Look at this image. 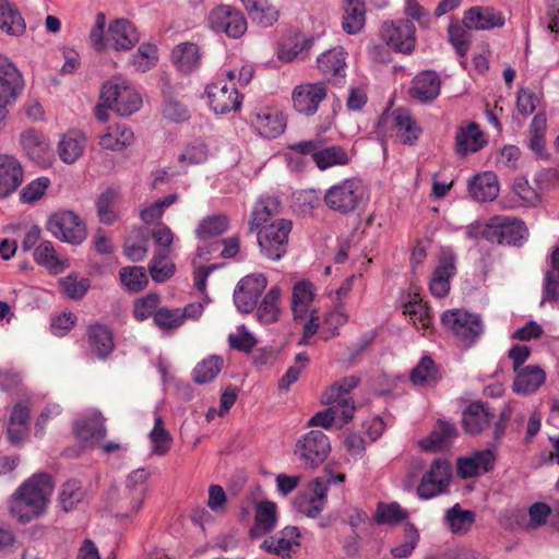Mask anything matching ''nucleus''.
<instances>
[{"instance_id": "nucleus-1", "label": "nucleus", "mask_w": 559, "mask_h": 559, "mask_svg": "<svg viewBox=\"0 0 559 559\" xmlns=\"http://www.w3.org/2000/svg\"><path fill=\"white\" fill-rule=\"evenodd\" d=\"M52 491L53 481L48 473L34 474L12 495L10 514L21 524L38 519L46 512Z\"/></svg>"}, {"instance_id": "nucleus-2", "label": "nucleus", "mask_w": 559, "mask_h": 559, "mask_svg": "<svg viewBox=\"0 0 559 559\" xmlns=\"http://www.w3.org/2000/svg\"><path fill=\"white\" fill-rule=\"evenodd\" d=\"M367 193L362 181L356 177L345 178L326 189L324 204L333 212L348 215L365 204Z\"/></svg>"}, {"instance_id": "nucleus-3", "label": "nucleus", "mask_w": 559, "mask_h": 559, "mask_svg": "<svg viewBox=\"0 0 559 559\" xmlns=\"http://www.w3.org/2000/svg\"><path fill=\"white\" fill-rule=\"evenodd\" d=\"M441 323L465 347L473 346L484 333L481 317L462 309L444 311L441 316Z\"/></svg>"}, {"instance_id": "nucleus-4", "label": "nucleus", "mask_w": 559, "mask_h": 559, "mask_svg": "<svg viewBox=\"0 0 559 559\" xmlns=\"http://www.w3.org/2000/svg\"><path fill=\"white\" fill-rule=\"evenodd\" d=\"M292 228V221L280 218L257 229L261 254L270 261L281 260L287 252Z\"/></svg>"}, {"instance_id": "nucleus-5", "label": "nucleus", "mask_w": 559, "mask_h": 559, "mask_svg": "<svg viewBox=\"0 0 559 559\" xmlns=\"http://www.w3.org/2000/svg\"><path fill=\"white\" fill-rule=\"evenodd\" d=\"M527 234L524 222L506 215L491 217L481 230L483 237L492 243L516 247L522 246Z\"/></svg>"}, {"instance_id": "nucleus-6", "label": "nucleus", "mask_w": 559, "mask_h": 559, "mask_svg": "<svg viewBox=\"0 0 559 559\" xmlns=\"http://www.w3.org/2000/svg\"><path fill=\"white\" fill-rule=\"evenodd\" d=\"M331 443L329 437L320 430H310L295 444L294 454L304 469L318 468L329 456Z\"/></svg>"}, {"instance_id": "nucleus-7", "label": "nucleus", "mask_w": 559, "mask_h": 559, "mask_svg": "<svg viewBox=\"0 0 559 559\" xmlns=\"http://www.w3.org/2000/svg\"><path fill=\"white\" fill-rule=\"evenodd\" d=\"M100 99L120 116H130L142 106L141 95L133 87L112 81L103 85Z\"/></svg>"}, {"instance_id": "nucleus-8", "label": "nucleus", "mask_w": 559, "mask_h": 559, "mask_svg": "<svg viewBox=\"0 0 559 559\" xmlns=\"http://www.w3.org/2000/svg\"><path fill=\"white\" fill-rule=\"evenodd\" d=\"M451 477L452 468L450 463L443 459L435 460L417 486V496L421 500H429L447 492Z\"/></svg>"}, {"instance_id": "nucleus-9", "label": "nucleus", "mask_w": 559, "mask_h": 559, "mask_svg": "<svg viewBox=\"0 0 559 559\" xmlns=\"http://www.w3.org/2000/svg\"><path fill=\"white\" fill-rule=\"evenodd\" d=\"M381 37L393 50L411 53L416 45V28L408 19L384 22L381 26Z\"/></svg>"}, {"instance_id": "nucleus-10", "label": "nucleus", "mask_w": 559, "mask_h": 559, "mask_svg": "<svg viewBox=\"0 0 559 559\" xmlns=\"http://www.w3.org/2000/svg\"><path fill=\"white\" fill-rule=\"evenodd\" d=\"M47 229L62 241L79 245L86 238L85 224L72 211L52 214L47 222Z\"/></svg>"}, {"instance_id": "nucleus-11", "label": "nucleus", "mask_w": 559, "mask_h": 559, "mask_svg": "<svg viewBox=\"0 0 559 559\" xmlns=\"http://www.w3.org/2000/svg\"><path fill=\"white\" fill-rule=\"evenodd\" d=\"M456 254L452 250L441 252L429 281V290L432 296L443 298L449 295L451 281L456 275Z\"/></svg>"}, {"instance_id": "nucleus-12", "label": "nucleus", "mask_w": 559, "mask_h": 559, "mask_svg": "<svg viewBox=\"0 0 559 559\" xmlns=\"http://www.w3.org/2000/svg\"><path fill=\"white\" fill-rule=\"evenodd\" d=\"M209 20L215 32L225 33L230 38H239L247 31V21L243 14L229 5H219L213 9Z\"/></svg>"}, {"instance_id": "nucleus-13", "label": "nucleus", "mask_w": 559, "mask_h": 559, "mask_svg": "<svg viewBox=\"0 0 559 559\" xmlns=\"http://www.w3.org/2000/svg\"><path fill=\"white\" fill-rule=\"evenodd\" d=\"M267 280L263 274H252L239 281L234 292L237 309L249 313L258 305V300L266 288Z\"/></svg>"}, {"instance_id": "nucleus-14", "label": "nucleus", "mask_w": 559, "mask_h": 559, "mask_svg": "<svg viewBox=\"0 0 559 559\" xmlns=\"http://www.w3.org/2000/svg\"><path fill=\"white\" fill-rule=\"evenodd\" d=\"M205 93L211 109L218 115H225L235 111L241 106V98L235 84H228L224 81L207 84Z\"/></svg>"}, {"instance_id": "nucleus-15", "label": "nucleus", "mask_w": 559, "mask_h": 559, "mask_svg": "<svg viewBox=\"0 0 559 559\" xmlns=\"http://www.w3.org/2000/svg\"><path fill=\"white\" fill-rule=\"evenodd\" d=\"M325 97L326 86L323 82L297 85L292 93L294 108L306 116H313Z\"/></svg>"}, {"instance_id": "nucleus-16", "label": "nucleus", "mask_w": 559, "mask_h": 559, "mask_svg": "<svg viewBox=\"0 0 559 559\" xmlns=\"http://www.w3.org/2000/svg\"><path fill=\"white\" fill-rule=\"evenodd\" d=\"M346 51L337 46L322 52L317 58V68L322 76L333 83H340L346 76Z\"/></svg>"}, {"instance_id": "nucleus-17", "label": "nucleus", "mask_w": 559, "mask_h": 559, "mask_svg": "<svg viewBox=\"0 0 559 559\" xmlns=\"http://www.w3.org/2000/svg\"><path fill=\"white\" fill-rule=\"evenodd\" d=\"M23 87V78L17 68L0 55V102L13 104Z\"/></svg>"}, {"instance_id": "nucleus-18", "label": "nucleus", "mask_w": 559, "mask_h": 559, "mask_svg": "<svg viewBox=\"0 0 559 559\" xmlns=\"http://www.w3.org/2000/svg\"><path fill=\"white\" fill-rule=\"evenodd\" d=\"M140 40L134 25L126 19H118L109 24L106 35L107 47L115 50H130Z\"/></svg>"}, {"instance_id": "nucleus-19", "label": "nucleus", "mask_w": 559, "mask_h": 559, "mask_svg": "<svg viewBox=\"0 0 559 559\" xmlns=\"http://www.w3.org/2000/svg\"><path fill=\"white\" fill-rule=\"evenodd\" d=\"M496 455L490 449L475 451L471 456L460 457L456 462V473L463 478L475 477L493 468Z\"/></svg>"}, {"instance_id": "nucleus-20", "label": "nucleus", "mask_w": 559, "mask_h": 559, "mask_svg": "<svg viewBox=\"0 0 559 559\" xmlns=\"http://www.w3.org/2000/svg\"><path fill=\"white\" fill-rule=\"evenodd\" d=\"M24 171L21 163L12 155H0V199L10 197L22 185Z\"/></svg>"}, {"instance_id": "nucleus-21", "label": "nucleus", "mask_w": 559, "mask_h": 559, "mask_svg": "<svg viewBox=\"0 0 559 559\" xmlns=\"http://www.w3.org/2000/svg\"><path fill=\"white\" fill-rule=\"evenodd\" d=\"M88 349L99 360H106L115 349L114 333L105 324L95 322L86 331Z\"/></svg>"}, {"instance_id": "nucleus-22", "label": "nucleus", "mask_w": 559, "mask_h": 559, "mask_svg": "<svg viewBox=\"0 0 559 559\" xmlns=\"http://www.w3.org/2000/svg\"><path fill=\"white\" fill-rule=\"evenodd\" d=\"M468 29L487 31L504 25V16L491 7H473L465 11L462 20Z\"/></svg>"}, {"instance_id": "nucleus-23", "label": "nucleus", "mask_w": 559, "mask_h": 559, "mask_svg": "<svg viewBox=\"0 0 559 559\" xmlns=\"http://www.w3.org/2000/svg\"><path fill=\"white\" fill-rule=\"evenodd\" d=\"M441 88V79L436 71L426 70L418 73L412 81L408 94L413 99L420 103L435 100Z\"/></svg>"}, {"instance_id": "nucleus-24", "label": "nucleus", "mask_w": 559, "mask_h": 559, "mask_svg": "<svg viewBox=\"0 0 559 559\" xmlns=\"http://www.w3.org/2000/svg\"><path fill=\"white\" fill-rule=\"evenodd\" d=\"M171 61L180 73L189 75L202 63L201 48L191 41L180 43L171 50Z\"/></svg>"}, {"instance_id": "nucleus-25", "label": "nucleus", "mask_w": 559, "mask_h": 559, "mask_svg": "<svg viewBox=\"0 0 559 559\" xmlns=\"http://www.w3.org/2000/svg\"><path fill=\"white\" fill-rule=\"evenodd\" d=\"M390 118L395 135L402 144L412 146L418 141L423 129L407 109L397 108Z\"/></svg>"}, {"instance_id": "nucleus-26", "label": "nucleus", "mask_w": 559, "mask_h": 559, "mask_svg": "<svg viewBox=\"0 0 559 559\" xmlns=\"http://www.w3.org/2000/svg\"><path fill=\"white\" fill-rule=\"evenodd\" d=\"M251 123L260 135L266 139H275L281 135L286 127L282 112L270 108L261 109L251 115Z\"/></svg>"}, {"instance_id": "nucleus-27", "label": "nucleus", "mask_w": 559, "mask_h": 559, "mask_svg": "<svg viewBox=\"0 0 559 559\" xmlns=\"http://www.w3.org/2000/svg\"><path fill=\"white\" fill-rule=\"evenodd\" d=\"M75 436L85 443H94L106 437L105 418L99 412H94L74 424Z\"/></svg>"}, {"instance_id": "nucleus-28", "label": "nucleus", "mask_w": 559, "mask_h": 559, "mask_svg": "<svg viewBox=\"0 0 559 559\" xmlns=\"http://www.w3.org/2000/svg\"><path fill=\"white\" fill-rule=\"evenodd\" d=\"M495 417L488 404L476 401L468 404L463 412V427L471 435L480 433Z\"/></svg>"}, {"instance_id": "nucleus-29", "label": "nucleus", "mask_w": 559, "mask_h": 559, "mask_svg": "<svg viewBox=\"0 0 559 559\" xmlns=\"http://www.w3.org/2000/svg\"><path fill=\"white\" fill-rule=\"evenodd\" d=\"M515 373L513 391L518 394H533L546 380L545 371L537 365L522 367L521 370L515 371Z\"/></svg>"}, {"instance_id": "nucleus-30", "label": "nucleus", "mask_w": 559, "mask_h": 559, "mask_svg": "<svg viewBox=\"0 0 559 559\" xmlns=\"http://www.w3.org/2000/svg\"><path fill=\"white\" fill-rule=\"evenodd\" d=\"M487 144L479 127L472 122L466 128H460L455 136V150L457 155L466 156L476 153Z\"/></svg>"}, {"instance_id": "nucleus-31", "label": "nucleus", "mask_w": 559, "mask_h": 559, "mask_svg": "<svg viewBox=\"0 0 559 559\" xmlns=\"http://www.w3.org/2000/svg\"><path fill=\"white\" fill-rule=\"evenodd\" d=\"M456 437L454 424L438 420L431 432L420 441V447L426 451H440L448 448Z\"/></svg>"}, {"instance_id": "nucleus-32", "label": "nucleus", "mask_w": 559, "mask_h": 559, "mask_svg": "<svg viewBox=\"0 0 559 559\" xmlns=\"http://www.w3.org/2000/svg\"><path fill=\"white\" fill-rule=\"evenodd\" d=\"M468 191L478 202L492 201L499 194L497 176L491 171H485L473 177L468 182Z\"/></svg>"}, {"instance_id": "nucleus-33", "label": "nucleus", "mask_w": 559, "mask_h": 559, "mask_svg": "<svg viewBox=\"0 0 559 559\" xmlns=\"http://www.w3.org/2000/svg\"><path fill=\"white\" fill-rule=\"evenodd\" d=\"M299 531L296 526H286L277 535L266 538L262 547L277 556H288L294 546H299Z\"/></svg>"}, {"instance_id": "nucleus-34", "label": "nucleus", "mask_w": 559, "mask_h": 559, "mask_svg": "<svg viewBox=\"0 0 559 559\" xmlns=\"http://www.w3.org/2000/svg\"><path fill=\"white\" fill-rule=\"evenodd\" d=\"M342 27L349 35L358 34L366 22V5L364 0H343Z\"/></svg>"}, {"instance_id": "nucleus-35", "label": "nucleus", "mask_w": 559, "mask_h": 559, "mask_svg": "<svg viewBox=\"0 0 559 559\" xmlns=\"http://www.w3.org/2000/svg\"><path fill=\"white\" fill-rule=\"evenodd\" d=\"M316 294L314 285L307 280L295 283L292 294V310L295 319H304L309 312Z\"/></svg>"}, {"instance_id": "nucleus-36", "label": "nucleus", "mask_w": 559, "mask_h": 559, "mask_svg": "<svg viewBox=\"0 0 559 559\" xmlns=\"http://www.w3.org/2000/svg\"><path fill=\"white\" fill-rule=\"evenodd\" d=\"M0 29L11 36H21L26 29L20 11L8 0H0Z\"/></svg>"}, {"instance_id": "nucleus-37", "label": "nucleus", "mask_w": 559, "mask_h": 559, "mask_svg": "<svg viewBox=\"0 0 559 559\" xmlns=\"http://www.w3.org/2000/svg\"><path fill=\"white\" fill-rule=\"evenodd\" d=\"M547 129V118L544 112H537L528 127V147L540 158L548 157L545 145V133Z\"/></svg>"}, {"instance_id": "nucleus-38", "label": "nucleus", "mask_w": 559, "mask_h": 559, "mask_svg": "<svg viewBox=\"0 0 559 559\" xmlns=\"http://www.w3.org/2000/svg\"><path fill=\"white\" fill-rule=\"evenodd\" d=\"M328 484L323 478L318 477L309 485L310 495L305 506L300 504L301 511L309 518H317L326 503Z\"/></svg>"}, {"instance_id": "nucleus-39", "label": "nucleus", "mask_w": 559, "mask_h": 559, "mask_svg": "<svg viewBox=\"0 0 559 559\" xmlns=\"http://www.w3.org/2000/svg\"><path fill=\"white\" fill-rule=\"evenodd\" d=\"M85 138L79 131H70L61 138L58 153L62 162L73 164L83 153Z\"/></svg>"}, {"instance_id": "nucleus-40", "label": "nucleus", "mask_w": 559, "mask_h": 559, "mask_svg": "<svg viewBox=\"0 0 559 559\" xmlns=\"http://www.w3.org/2000/svg\"><path fill=\"white\" fill-rule=\"evenodd\" d=\"M281 212V202L273 197L261 198L257 201L252 210V218L250 221V231L261 228L271 217Z\"/></svg>"}, {"instance_id": "nucleus-41", "label": "nucleus", "mask_w": 559, "mask_h": 559, "mask_svg": "<svg viewBox=\"0 0 559 559\" xmlns=\"http://www.w3.org/2000/svg\"><path fill=\"white\" fill-rule=\"evenodd\" d=\"M350 162L347 151L340 145L320 146L314 154V164L321 170L334 166H345Z\"/></svg>"}, {"instance_id": "nucleus-42", "label": "nucleus", "mask_w": 559, "mask_h": 559, "mask_svg": "<svg viewBox=\"0 0 559 559\" xmlns=\"http://www.w3.org/2000/svg\"><path fill=\"white\" fill-rule=\"evenodd\" d=\"M230 222L225 214H214L204 217L195 228V236L199 240L205 241L226 233Z\"/></svg>"}, {"instance_id": "nucleus-43", "label": "nucleus", "mask_w": 559, "mask_h": 559, "mask_svg": "<svg viewBox=\"0 0 559 559\" xmlns=\"http://www.w3.org/2000/svg\"><path fill=\"white\" fill-rule=\"evenodd\" d=\"M133 141V131L126 124L109 127L107 132L100 136L99 144L103 148L120 151Z\"/></svg>"}, {"instance_id": "nucleus-44", "label": "nucleus", "mask_w": 559, "mask_h": 559, "mask_svg": "<svg viewBox=\"0 0 559 559\" xmlns=\"http://www.w3.org/2000/svg\"><path fill=\"white\" fill-rule=\"evenodd\" d=\"M403 313L409 317V320L417 329L426 330L431 325L430 309L418 294H414L403 305Z\"/></svg>"}, {"instance_id": "nucleus-45", "label": "nucleus", "mask_w": 559, "mask_h": 559, "mask_svg": "<svg viewBox=\"0 0 559 559\" xmlns=\"http://www.w3.org/2000/svg\"><path fill=\"white\" fill-rule=\"evenodd\" d=\"M20 143L26 155L36 162L44 159L48 152V144L43 133L34 129L23 131L20 135Z\"/></svg>"}, {"instance_id": "nucleus-46", "label": "nucleus", "mask_w": 559, "mask_h": 559, "mask_svg": "<svg viewBox=\"0 0 559 559\" xmlns=\"http://www.w3.org/2000/svg\"><path fill=\"white\" fill-rule=\"evenodd\" d=\"M408 519V512L404 510L400 503L393 502H379L373 514V521L378 525L395 526Z\"/></svg>"}, {"instance_id": "nucleus-47", "label": "nucleus", "mask_w": 559, "mask_h": 559, "mask_svg": "<svg viewBox=\"0 0 559 559\" xmlns=\"http://www.w3.org/2000/svg\"><path fill=\"white\" fill-rule=\"evenodd\" d=\"M409 379L414 385L436 384L440 380L439 369L431 357L424 356L413 368Z\"/></svg>"}, {"instance_id": "nucleus-48", "label": "nucleus", "mask_w": 559, "mask_h": 559, "mask_svg": "<svg viewBox=\"0 0 559 559\" xmlns=\"http://www.w3.org/2000/svg\"><path fill=\"white\" fill-rule=\"evenodd\" d=\"M281 288L273 286L263 297L257 309V318L261 323L270 324L278 320Z\"/></svg>"}, {"instance_id": "nucleus-49", "label": "nucleus", "mask_w": 559, "mask_h": 559, "mask_svg": "<svg viewBox=\"0 0 559 559\" xmlns=\"http://www.w3.org/2000/svg\"><path fill=\"white\" fill-rule=\"evenodd\" d=\"M86 496L80 480L69 479L60 488L58 501L64 512L72 511Z\"/></svg>"}, {"instance_id": "nucleus-50", "label": "nucleus", "mask_w": 559, "mask_h": 559, "mask_svg": "<svg viewBox=\"0 0 559 559\" xmlns=\"http://www.w3.org/2000/svg\"><path fill=\"white\" fill-rule=\"evenodd\" d=\"M445 523L454 534L468 532L475 522V513L463 510L459 503L448 509L444 516Z\"/></svg>"}, {"instance_id": "nucleus-51", "label": "nucleus", "mask_w": 559, "mask_h": 559, "mask_svg": "<svg viewBox=\"0 0 559 559\" xmlns=\"http://www.w3.org/2000/svg\"><path fill=\"white\" fill-rule=\"evenodd\" d=\"M121 284L131 293L142 292L148 284V277L143 266H124L119 271Z\"/></svg>"}, {"instance_id": "nucleus-52", "label": "nucleus", "mask_w": 559, "mask_h": 559, "mask_svg": "<svg viewBox=\"0 0 559 559\" xmlns=\"http://www.w3.org/2000/svg\"><path fill=\"white\" fill-rule=\"evenodd\" d=\"M471 29L452 20L448 26V38L460 57H465L471 47Z\"/></svg>"}, {"instance_id": "nucleus-53", "label": "nucleus", "mask_w": 559, "mask_h": 559, "mask_svg": "<svg viewBox=\"0 0 559 559\" xmlns=\"http://www.w3.org/2000/svg\"><path fill=\"white\" fill-rule=\"evenodd\" d=\"M167 250L158 251L148 264L151 277L156 283H165L175 273L176 266L174 263L167 262Z\"/></svg>"}, {"instance_id": "nucleus-54", "label": "nucleus", "mask_w": 559, "mask_h": 559, "mask_svg": "<svg viewBox=\"0 0 559 559\" xmlns=\"http://www.w3.org/2000/svg\"><path fill=\"white\" fill-rule=\"evenodd\" d=\"M223 367V359L219 356L212 355L193 369V380L199 384H204L212 381L221 372Z\"/></svg>"}, {"instance_id": "nucleus-55", "label": "nucleus", "mask_w": 559, "mask_h": 559, "mask_svg": "<svg viewBox=\"0 0 559 559\" xmlns=\"http://www.w3.org/2000/svg\"><path fill=\"white\" fill-rule=\"evenodd\" d=\"M276 504L272 501H261L255 507V526L262 533L271 532L276 524Z\"/></svg>"}, {"instance_id": "nucleus-56", "label": "nucleus", "mask_w": 559, "mask_h": 559, "mask_svg": "<svg viewBox=\"0 0 559 559\" xmlns=\"http://www.w3.org/2000/svg\"><path fill=\"white\" fill-rule=\"evenodd\" d=\"M151 476L150 471L146 468H138L130 473L127 480V487L130 491L134 495L135 504L133 507L134 511H138L143 502L145 492H146V486L145 483Z\"/></svg>"}, {"instance_id": "nucleus-57", "label": "nucleus", "mask_w": 559, "mask_h": 559, "mask_svg": "<svg viewBox=\"0 0 559 559\" xmlns=\"http://www.w3.org/2000/svg\"><path fill=\"white\" fill-rule=\"evenodd\" d=\"M150 439L153 447V453L157 455H165L171 447L173 438L165 429L164 421L159 416L155 418L154 427L150 433Z\"/></svg>"}, {"instance_id": "nucleus-58", "label": "nucleus", "mask_w": 559, "mask_h": 559, "mask_svg": "<svg viewBox=\"0 0 559 559\" xmlns=\"http://www.w3.org/2000/svg\"><path fill=\"white\" fill-rule=\"evenodd\" d=\"M313 44L314 37L311 36L295 43L292 47L281 46L277 51V57L285 62L305 60L309 56Z\"/></svg>"}, {"instance_id": "nucleus-59", "label": "nucleus", "mask_w": 559, "mask_h": 559, "mask_svg": "<svg viewBox=\"0 0 559 559\" xmlns=\"http://www.w3.org/2000/svg\"><path fill=\"white\" fill-rule=\"evenodd\" d=\"M35 262L50 271L61 269V262L57 257L52 243L48 240L41 241L34 250Z\"/></svg>"}, {"instance_id": "nucleus-60", "label": "nucleus", "mask_w": 559, "mask_h": 559, "mask_svg": "<svg viewBox=\"0 0 559 559\" xmlns=\"http://www.w3.org/2000/svg\"><path fill=\"white\" fill-rule=\"evenodd\" d=\"M154 324L163 331L178 329L183 324V314L181 313V309H169L166 307L159 308L154 314Z\"/></svg>"}, {"instance_id": "nucleus-61", "label": "nucleus", "mask_w": 559, "mask_h": 559, "mask_svg": "<svg viewBox=\"0 0 559 559\" xmlns=\"http://www.w3.org/2000/svg\"><path fill=\"white\" fill-rule=\"evenodd\" d=\"M221 245L224 246L223 250L221 251V257L224 259L234 258L239 252V237L231 236L223 239L222 241L213 242L210 246L200 247L198 249L197 255L201 259L206 258L212 252H215Z\"/></svg>"}, {"instance_id": "nucleus-62", "label": "nucleus", "mask_w": 559, "mask_h": 559, "mask_svg": "<svg viewBox=\"0 0 559 559\" xmlns=\"http://www.w3.org/2000/svg\"><path fill=\"white\" fill-rule=\"evenodd\" d=\"M62 292L70 299H82L87 293L91 283L88 278H78L75 274H69L60 280Z\"/></svg>"}, {"instance_id": "nucleus-63", "label": "nucleus", "mask_w": 559, "mask_h": 559, "mask_svg": "<svg viewBox=\"0 0 559 559\" xmlns=\"http://www.w3.org/2000/svg\"><path fill=\"white\" fill-rule=\"evenodd\" d=\"M156 46L152 44H142L135 53L132 55V64L138 71L146 72L152 69L157 60Z\"/></svg>"}, {"instance_id": "nucleus-64", "label": "nucleus", "mask_w": 559, "mask_h": 559, "mask_svg": "<svg viewBox=\"0 0 559 559\" xmlns=\"http://www.w3.org/2000/svg\"><path fill=\"white\" fill-rule=\"evenodd\" d=\"M419 540V533L414 524L407 523L404 527V542L391 549L395 558H407L411 556Z\"/></svg>"}]
</instances>
